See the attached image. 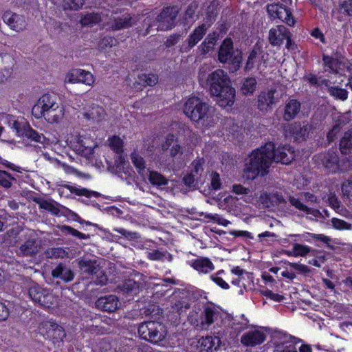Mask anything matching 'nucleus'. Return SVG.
I'll return each instance as SVG.
<instances>
[{
  "mask_svg": "<svg viewBox=\"0 0 352 352\" xmlns=\"http://www.w3.org/2000/svg\"><path fill=\"white\" fill-rule=\"evenodd\" d=\"M340 149L344 155L351 153L352 150V131L344 133L340 142Z\"/></svg>",
  "mask_w": 352,
  "mask_h": 352,
  "instance_id": "obj_43",
  "label": "nucleus"
},
{
  "mask_svg": "<svg viewBox=\"0 0 352 352\" xmlns=\"http://www.w3.org/2000/svg\"><path fill=\"white\" fill-rule=\"evenodd\" d=\"M275 89H271L267 91H263L258 97V108L261 111H265L275 103L274 94Z\"/></svg>",
  "mask_w": 352,
  "mask_h": 352,
  "instance_id": "obj_30",
  "label": "nucleus"
},
{
  "mask_svg": "<svg viewBox=\"0 0 352 352\" xmlns=\"http://www.w3.org/2000/svg\"><path fill=\"white\" fill-rule=\"evenodd\" d=\"M120 305L119 298L115 295H107L97 299L96 307L102 311L112 313L116 311Z\"/></svg>",
  "mask_w": 352,
  "mask_h": 352,
  "instance_id": "obj_17",
  "label": "nucleus"
},
{
  "mask_svg": "<svg viewBox=\"0 0 352 352\" xmlns=\"http://www.w3.org/2000/svg\"><path fill=\"white\" fill-rule=\"evenodd\" d=\"M338 6L343 10L345 14L352 16V0H342L339 1Z\"/></svg>",
  "mask_w": 352,
  "mask_h": 352,
  "instance_id": "obj_60",
  "label": "nucleus"
},
{
  "mask_svg": "<svg viewBox=\"0 0 352 352\" xmlns=\"http://www.w3.org/2000/svg\"><path fill=\"white\" fill-rule=\"evenodd\" d=\"M342 192L344 197L352 198V180H348L342 184Z\"/></svg>",
  "mask_w": 352,
  "mask_h": 352,
  "instance_id": "obj_64",
  "label": "nucleus"
},
{
  "mask_svg": "<svg viewBox=\"0 0 352 352\" xmlns=\"http://www.w3.org/2000/svg\"><path fill=\"white\" fill-rule=\"evenodd\" d=\"M113 230L122 236H124L125 238L128 239L129 240H135L140 238V234L136 232H131L128 231L124 228H113Z\"/></svg>",
  "mask_w": 352,
  "mask_h": 352,
  "instance_id": "obj_57",
  "label": "nucleus"
},
{
  "mask_svg": "<svg viewBox=\"0 0 352 352\" xmlns=\"http://www.w3.org/2000/svg\"><path fill=\"white\" fill-rule=\"evenodd\" d=\"M184 113L191 120L200 122L206 127L212 126L216 121L212 108L198 97H191L187 100Z\"/></svg>",
  "mask_w": 352,
  "mask_h": 352,
  "instance_id": "obj_3",
  "label": "nucleus"
},
{
  "mask_svg": "<svg viewBox=\"0 0 352 352\" xmlns=\"http://www.w3.org/2000/svg\"><path fill=\"white\" fill-rule=\"evenodd\" d=\"M65 187L69 189L71 192L74 193L76 195H82L87 197H91V196L97 197L98 195L97 192L90 191L86 188H78L69 185H66Z\"/></svg>",
  "mask_w": 352,
  "mask_h": 352,
  "instance_id": "obj_50",
  "label": "nucleus"
},
{
  "mask_svg": "<svg viewBox=\"0 0 352 352\" xmlns=\"http://www.w3.org/2000/svg\"><path fill=\"white\" fill-rule=\"evenodd\" d=\"M140 283L131 278L123 280L117 286L118 290L129 295H135L138 294L140 292Z\"/></svg>",
  "mask_w": 352,
  "mask_h": 352,
  "instance_id": "obj_32",
  "label": "nucleus"
},
{
  "mask_svg": "<svg viewBox=\"0 0 352 352\" xmlns=\"http://www.w3.org/2000/svg\"><path fill=\"white\" fill-rule=\"evenodd\" d=\"M192 170L190 173H194L197 175V178L199 179L201 173H203V160L201 159H197L192 162Z\"/></svg>",
  "mask_w": 352,
  "mask_h": 352,
  "instance_id": "obj_58",
  "label": "nucleus"
},
{
  "mask_svg": "<svg viewBox=\"0 0 352 352\" xmlns=\"http://www.w3.org/2000/svg\"><path fill=\"white\" fill-rule=\"evenodd\" d=\"M138 20V16L136 14L127 12L113 11L110 14H106L104 28L111 31L128 29L135 25Z\"/></svg>",
  "mask_w": 352,
  "mask_h": 352,
  "instance_id": "obj_5",
  "label": "nucleus"
},
{
  "mask_svg": "<svg viewBox=\"0 0 352 352\" xmlns=\"http://www.w3.org/2000/svg\"><path fill=\"white\" fill-rule=\"evenodd\" d=\"M221 344L219 336L201 337L197 341V347L200 352H212L217 351Z\"/></svg>",
  "mask_w": 352,
  "mask_h": 352,
  "instance_id": "obj_18",
  "label": "nucleus"
},
{
  "mask_svg": "<svg viewBox=\"0 0 352 352\" xmlns=\"http://www.w3.org/2000/svg\"><path fill=\"white\" fill-rule=\"evenodd\" d=\"M131 159L133 164L138 169V173L142 175L146 169L144 158L136 152H133L131 154Z\"/></svg>",
  "mask_w": 352,
  "mask_h": 352,
  "instance_id": "obj_45",
  "label": "nucleus"
},
{
  "mask_svg": "<svg viewBox=\"0 0 352 352\" xmlns=\"http://www.w3.org/2000/svg\"><path fill=\"white\" fill-rule=\"evenodd\" d=\"M182 38V35L180 34H172L166 39V41L164 43V45L166 47H173L177 44Z\"/></svg>",
  "mask_w": 352,
  "mask_h": 352,
  "instance_id": "obj_63",
  "label": "nucleus"
},
{
  "mask_svg": "<svg viewBox=\"0 0 352 352\" xmlns=\"http://www.w3.org/2000/svg\"><path fill=\"white\" fill-rule=\"evenodd\" d=\"M56 100L57 98L54 95L43 94L32 107V115L36 118H42V113L59 104Z\"/></svg>",
  "mask_w": 352,
  "mask_h": 352,
  "instance_id": "obj_14",
  "label": "nucleus"
},
{
  "mask_svg": "<svg viewBox=\"0 0 352 352\" xmlns=\"http://www.w3.org/2000/svg\"><path fill=\"white\" fill-rule=\"evenodd\" d=\"M300 102L296 99H289L285 105L283 118L286 121L294 119L300 112Z\"/></svg>",
  "mask_w": 352,
  "mask_h": 352,
  "instance_id": "obj_27",
  "label": "nucleus"
},
{
  "mask_svg": "<svg viewBox=\"0 0 352 352\" xmlns=\"http://www.w3.org/2000/svg\"><path fill=\"white\" fill-rule=\"evenodd\" d=\"M273 162L284 164L291 163L295 158L294 150L289 145L280 146L273 149Z\"/></svg>",
  "mask_w": 352,
  "mask_h": 352,
  "instance_id": "obj_16",
  "label": "nucleus"
},
{
  "mask_svg": "<svg viewBox=\"0 0 352 352\" xmlns=\"http://www.w3.org/2000/svg\"><path fill=\"white\" fill-rule=\"evenodd\" d=\"M82 115L83 117L88 120H91L94 122H99L104 120L106 112L102 107L94 104L87 111L83 113Z\"/></svg>",
  "mask_w": 352,
  "mask_h": 352,
  "instance_id": "obj_33",
  "label": "nucleus"
},
{
  "mask_svg": "<svg viewBox=\"0 0 352 352\" xmlns=\"http://www.w3.org/2000/svg\"><path fill=\"white\" fill-rule=\"evenodd\" d=\"M290 32L283 25L272 28L269 32V41L273 46L280 45L283 41L288 37Z\"/></svg>",
  "mask_w": 352,
  "mask_h": 352,
  "instance_id": "obj_21",
  "label": "nucleus"
},
{
  "mask_svg": "<svg viewBox=\"0 0 352 352\" xmlns=\"http://www.w3.org/2000/svg\"><path fill=\"white\" fill-rule=\"evenodd\" d=\"M198 8V6L196 3L192 2L190 3L185 12L184 19L186 21L189 22V21H192L194 19V16L195 14V12Z\"/></svg>",
  "mask_w": 352,
  "mask_h": 352,
  "instance_id": "obj_59",
  "label": "nucleus"
},
{
  "mask_svg": "<svg viewBox=\"0 0 352 352\" xmlns=\"http://www.w3.org/2000/svg\"><path fill=\"white\" fill-rule=\"evenodd\" d=\"M292 1L289 2L274 3L267 6V12L273 19H278L289 26H294L296 21L289 8Z\"/></svg>",
  "mask_w": 352,
  "mask_h": 352,
  "instance_id": "obj_7",
  "label": "nucleus"
},
{
  "mask_svg": "<svg viewBox=\"0 0 352 352\" xmlns=\"http://www.w3.org/2000/svg\"><path fill=\"white\" fill-rule=\"evenodd\" d=\"M177 143V140L175 138V135L173 134H168L166 138L165 142L162 144V150L164 152L169 150L171 147Z\"/></svg>",
  "mask_w": 352,
  "mask_h": 352,
  "instance_id": "obj_61",
  "label": "nucleus"
},
{
  "mask_svg": "<svg viewBox=\"0 0 352 352\" xmlns=\"http://www.w3.org/2000/svg\"><path fill=\"white\" fill-rule=\"evenodd\" d=\"M138 333L142 339L153 343H157L165 338L167 331L162 323L157 321H148L139 326Z\"/></svg>",
  "mask_w": 352,
  "mask_h": 352,
  "instance_id": "obj_6",
  "label": "nucleus"
},
{
  "mask_svg": "<svg viewBox=\"0 0 352 352\" xmlns=\"http://www.w3.org/2000/svg\"><path fill=\"white\" fill-rule=\"evenodd\" d=\"M274 143L268 142L254 150L245 160L244 173L248 179L265 176L273 162Z\"/></svg>",
  "mask_w": 352,
  "mask_h": 352,
  "instance_id": "obj_1",
  "label": "nucleus"
},
{
  "mask_svg": "<svg viewBox=\"0 0 352 352\" xmlns=\"http://www.w3.org/2000/svg\"><path fill=\"white\" fill-rule=\"evenodd\" d=\"M54 278H59L65 283L72 281L74 278V272L65 264H58L52 271Z\"/></svg>",
  "mask_w": 352,
  "mask_h": 352,
  "instance_id": "obj_28",
  "label": "nucleus"
},
{
  "mask_svg": "<svg viewBox=\"0 0 352 352\" xmlns=\"http://www.w3.org/2000/svg\"><path fill=\"white\" fill-rule=\"evenodd\" d=\"M321 84L327 87L329 94L335 100L345 101L348 98L349 91L339 86L332 85L328 79H323Z\"/></svg>",
  "mask_w": 352,
  "mask_h": 352,
  "instance_id": "obj_24",
  "label": "nucleus"
},
{
  "mask_svg": "<svg viewBox=\"0 0 352 352\" xmlns=\"http://www.w3.org/2000/svg\"><path fill=\"white\" fill-rule=\"evenodd\" d=\"M30 298L41 307L50 308L56 303V298L47 289L38 285H32L28 289Z\"/></svg>",
  "mask_w": 352,
  "mask_h": 352,
  "instance_id": "obj_8",
  "label": "nucleus"
},
{
  "mask_svg": "<svg viewBox=\"0 0 352 352\" xmlns=\"http://www.w3.org/2000/svg\"><path fill=\"white\" fill-rule=\"evenodd\" d=\"M16 179L6 170H0V186L5 188H10Z\"/></svg>",
  "mask_w": 352,
  "mask_h": 352,
  "instance_id": "obj_44",
  "label": "nucleus"
},
{
  "mask_svg": "<svg viewBox=\"0 0 352 352\" xmlns=\"http://www.w3.org/2000/svg\"><path fill=\"white\" fill-rule=\"evenodd\" d=\"M109 146L111 150L116 153L119 155L118 160L116 161L117 167L120 168L123 166L125 162L124 157L122 155L123 153V140L118 136L114 135L109 138L108 139Z\"/></svg>",
  "mask_w": 352,
  "mask_h": 352,
  "instance_id": "obj_25",
  "label": "nucleus"
},
{
  "mask_svg": "<svg viewBox=\"0 0 352 352\" xmlns=\"http://www.w3.org/2000/svg\"><path fill=\"white\" fill-rule=\"evenodd\" d=\"M314 160L318 166L324 167L328 173H336L343 171L340 164L341 161L334 150L330 149L320 153L314 157Z\"/></svg>",
  "mask_w": 352,
  "mask_h": 352,
  "instance_id": "obj_9",
  "label": "nucleus"
},
{
  "mask_svg": "<svg viewBox=\"0 0 352 352\" xmlns=\"http://www.w3.org/2000/svg\"><path fill=\"white\" fill-rule=\"evenodd\" d=\"M12 246H15L16 254L21 257L36 256L41 249V241L34 230H29L21 234L18 240L10 242Z\"/></svg>",
  "mask_w": 352,
  "mask_h": 352,
  "instance_id": "obj_4",
  "label": "nucleus"
},
{
  "mask_svg": "<svg viewBox=\"0 0 352 352\" xmlns=\"http://www.w3.org/2000/svg\"><path fill=\"white\" fill-rule=\"evenodd\" d=\"M43 329H45L47 331L46 338L52 339L54 341L63 340L66 336L64 329L54 322L47 321L43 323L41 327H40V330Z\"/></svg>",
  "mask_w": 352,
  "mask_h": 352,
  "instance_id": "obj_20",
  "label": "nucleus"
},
{
  "mask_svg": "<svg viewBox=\"0 0 352 352\" xmlns=\"http://www.w3.org/2000/svg\"><path fill=\"white\" fill-rule=\"evenodd\" d=\"M265 340V333L258 330L246 332L241 338V342L243 344L250 346L261 344Z\"/></svg>",
  "mask_w": 352,
  "mask_h": 352,
  "instance_id": "obj_23",
  "label": "nucleus"
},
{
  "mask_svg": "<svg viewBox=\"0 0 352 352\" xmlns=\"http://www.w3.org/2000/svg\"><path fill=\"white\" fill-rule=\"evenodd\" d=\"M324 65L326 67L325 70L332 74L338 72V65L340 63V57L333 58L329 56L324 55L322 57Z\"/></svg>",
  "mask_w": 352,
  "mask_h": 352,
  "instance_id": "obj_42",
  "label": "nucleus"
},
{
  "mask_svg": "<svg viewBox=\"0 0 352 352\" xmlns=\"http://www.w3.org/2000/svg\"><path fill=\"white\" fill-rule=\"evenodd\" d=\"M34 201L38 206L39 208L45 210L55 216L60 214V209L57 203L41 198H36Z\"/></svg>",
  "mask_w": 352,
  "mask_h": 352,
  "instance_id": "obj_37",
  "label": "nucleus"
},
{
  "mask_svg": "<svg viewBox=\"0 0 352 352\" xmlns=\"http://www.w3.org/2000/svg\"><path fill=\"white\" fill-rule=\"evenodd\" d=\"M2 19L3 22L12 30L16 32H21L26 29L28 25L26 19L24 15L12 12L6 11Z\"/></svg>",
  "mask_w": 352,
  "mask_h": 352,
  "instance_id": "obj_12",
  "label": "nucleus"
},
{
  "mask_svg": "<svg viewBox=\"0 0 352 352\" xmlns=\"http://www.w3.org/2000/svg\"><path fill=\"white\" fill-rule=\"evenodd\" d=\"M230 82L228 76L222 69L214 71L207 78L211 95L217 98V102L222 107H231L235 100V89Z\"/></svg>",
  "mask_w": 352,
  "mask_h": 352,
  "instance_id": "obj_2",
  "label": "nucleus"
},
{
  "mask_svg": "<svg viewBox=\"0 0 352 352\" xmlns=\"http://www.w3.org/2000/svg\"><path fill=\"white\" fill-rule=\"evenodd\" d=\"M106 21V14H99L98 12H87L82 14L80 21L82 26L94 25L98 23H101L104 28V23Z\"/></svg>",
  "mask_w": 352,
  "mask_h": 352,
  "instance_id": "obj_29",
  "label": "nucleus"
},
{
  "mask_svg": "<svg viewBox=\"0 0 352 352\" xmlns=\"http://www.w3.org/2000/svg\"><path fill=\"white\" fill-rule=\"evenodd\" d=\"M85 0H63L64 10H78L82 8Z\"/></svg>",
  "mask_w": 352,
  "mask_h": 352,
  "instance_id": "obj_48",
  "label": "nucleus"
},
{
  "mask_svg": "<svg viewBox=\"0 0 352 352\" xmlns=\"http://www.w3.org/2000/svg\"><path fill=\"white\" fill-rule=\"evenodd\" d=\"M290 204L294 206L296 209L305 212L307 214H309L314 217V219H317L320 217L321 213L320 210L309 208L304 204L298 198L290 196L289 198Z\"/></svg>",
  "mask_w": 352,
  "mask_h": 352,
  "instance_id": "obj_35",
  "label": "nucleus"
},
{
  "mask_svg": "<svg viewBox=\"0 0 352 352\" xmlns=\"http://www.w3.org/2000/svg\"><path fill=\"white\" fill-rule=\"evenodd\" d=\"M147 258L151 261H164V259H168L170 261L172 260V255L169 253L156 250L148 252Z\"/></svg>",
  "mask_w": 352,
  "mask_h": 352,
  "instance_id": "obj_47",
  "label": "nucleus"
},
{
  "mask_svg": "<svg viewBox=\"0 0 352 352\" xmlns=\"http://www.w3.org/2000/svg\"><path fill=\"white\" fill-rule=\"evenodd\" d=\"M260 199L261 203L266 208H270L271 206H278L281 204L286 203V201L283 195L278 192L262 195Z\"/></svg>",
  "mask_w": 352,
  "mask_h": 352,
  "instance_id": "obj_34",
  "label": "nucleus"
},
{
  "mask_svg": "<svg viewBox=\"0 0 352 352\" xmlns=\"http://www.w3.org/2000/svg\"><path fill=\"white\" fill-rule=\"evenodd\" d=\"M293 248L296 254V257L305 256L307 254H308L311 250V248L310 247L299 243H294L293 245Z\"/></svg>",
  "mask_w": 352,
  "mask_h": 352,
  "instance_id": "obj_56",
  "label": "nucleus"
},
{
  "mask_svg": "<svg viewBox=\"0 0 352 352\" xmlns=\"http://www.w3.org/2000/svg\"><path fill=\"white\" fill-rule=\"evenodd\" d=\"M61 231L63 232H65L68 234H70L73 236L77 237L80 239H89V235H87L85 234H83L78 230L72 228L69 226H63L61 227Z\"/></svg>",
  "mask_w": 352,
  "mask_h": 352,
  "instance_id": "obj_51",
  "label": "nucleus"
},
{
  "mask_svg": "<svg viewBox=\"0 0 352 352\" xmlns=\"http://www.w3.org/2000/svg\"><path fill=\"white\" fill-rule=\"evenodd\" d=\"M148 180L149 183L154 186L160 187L166 186L168 183V179H166L161 173L155 170H148Z\"/></svg>",
  "mask_w": 352,
  "mask_h": 352,
  "instance_id": "obj_39",
  "label": "nucleus"
},
{
  "mask_svg": "<svg viewBox=\"0 0 352 352\" xmlns=\"http://www.w3.org/2000/svg\"><path fill=\"white\" fill-rule=\"evenodd\" d=\"M338 72L336 74L346 75V73H352V63L344 57H340V63L338 65Z\"/></svg>",
  "mask_w": 352,
  "mask_h": 352,
  "instance_id": "obj_49",
  "label": "nucleus"
},
{
  "mask_svg": "<svg viewBox=\"0 0 352 352\" xmlns=\"http://www.w3.org/2000/svg\"><path fill=\"white\" fill-rule=\"evenodd\" d=\"M19 135L26 137L27 138L39 143H44L45 136L32 129L29 125L25 126L23 131H18Z\"/></svg>",
  "mask_w": 352,
  "mask_h": 352,
  "instance_id": "obj_38",
  "label": "nucleus"
},
{
  "mask_svg": "<svg viewBox=\"0 0 352 352\" xmlns=\"http://www.w3.org/2000/svg\"><path fill=\"white\" fill-rule=\"evenodd\" d=\"M218 59L222 63H232L239 66L241 61L240 52L234 50L233 42L230 38H226L221 43L218 52Z\"/></svg>",
  "mask_w": 352,
  "mask_h": 352,
  "instance_id": "obj_10",
  "label": "nucleus"
},
{
  "mask_svg": "<svg viewBox=\"0 0 352 352\" xmlns=\"http://www.w3.org/2000/svg\"><path fill=\"white\" fill-rule=\"evenodd\" d=\"M194 315L197 316V312H192L190 316V320L192 323L196 324L201 329L206 330L212 324L219 316V312L214 307L208 306L205 307L201 316L200 322L199 323L197 318H192Z\"/></svg>",
  "mask_w": 352,
  "mask_h": 352,
  "instance_id": "obj_13",
  "label": "nucleus"
},
{
  "mask_svg": "<svg viewBox=\"0 0 352 352\" xmlns=\"http://www.w3.org/2000/svg\"><path fill=\"white\" fill-rule=\"evenodd\" d=\"M64 115L65 107L63 105L59 104L42 113V117H43L47 122L54 124L60 122L63 120Z\"/></svg>",
  "mask_w": 352,
  "mask_h": 352,
  "instance_id": "obj_26",
  "label": "nucleus"
},
{
  "mask_svg": "<svg viewBox=\"0 0 352 352\" xmlns=\"http://www.w3.org/2000/svg\"><path fill=\"white\" fill-rule=\"evenodd\" d=\"M183 182L188 188H195L198 185L199 179L194 173H189L184 177Z\"/></svg>",
  "mask_w": 352,
  "mask_h": 352,
  "instance_id": "obj_55",
  "label": "nucleus"
},
{
  "mask_svg": "<svg viewBox=\"0 0 352 352\" xmlns=\"http://www.w3.org/2000/svg\"><path fill=\"white\" fill-rule=\"evenodd\" d=\"M256 87V80L254 78L245 79L241 87V92L244 95L252 94Z\"/></svg>",
  "mask_w": 352,
  "mask_h": 352,
  "instance_id": "obj_46",
  "label": "nucleus"
},
{
  "mask_svg": "<svg viewBox=\"0 0 352 352\" xmlns=\"http://www.w3.org/2000/svg\"><path fill=\"white\" fill-rule=\"evenodd\" d=\"M139 78L144 86L155 85L158 81V77L155 74H142Z\"/></svg>",
  "mask_w": 352,
  "mask_h": 352,
  "instance_id": "obj_54",
  "label": "nucleus"
},
{
  "mask_svg": "<svg viewBox=\"0 0 352 352\" xmlns=\"http://www.w3.org/2000/svg\"><path fill=\"white\" fill-rule=\"evenodd\" d=\"M331 225L333 228L339 230H351L352 226L351 223L348 222L338 219V218H332L331 220Z\"/></svg>",
  "mask_w": 352,
  "mask_h": 352,
  "instance_id": "obj_52",
  "label": "nucleus"
},
{
  "mask_svg": "<svg viewBox=\"0 0 352 352\" xmlns=\"http://www.w3.org/2000/svg\"><path fill=\"white\" fill-rule=\"evenodd\" d=\"M189 308L190 304L186 299L179 300L172 305L173 310L177 312L179 314H182Z\"/></svg>",
  "mask_w": 352,
  "mask_h": 352,
  "instance_id": "obj_53",
  "label": "nucleus"
},
{
  "mask_svg": "<svg viewBox=\"0 0 352 352\" xmlns=\"http://www.w3.org/2000/svg\"><path fill=\"white\" fill-rule=\"evenodd\" d=\"M116 43V40L115 38L111 36H105L102 39H101L98 43V47L100 49H104L108 47H112L115 45Z\"/></svg>",
  "mask_w": 352,
  "mask_h": 352,
  "instance_id": "obj_62",
  "label": "nucleus"
},
{
  "mask_svg": "<svg viewBox=\"0 0 352 352\" xmlns=\"http://www.w3.org/2000/svg\"><path fill=\"white\" fill-rule=\"evenodd\" d=\"M311 126L309 124H296L292 128V134L296 140H303L308 137Z\"/></svg>",
  "mask_w": 352,
  "mask_h": 352,
  "instance_id": "obj_41",
  "label": "nucleus"
},
{
  "mask_svg": "<svg viewBox=\"0 0 352 352\" xmlns=\"http://www.w3.org/2000/svg\"><path fill=\"white\" fill-rule=\"evenodd\" d=\"M178 12L179 10L176 6L164 8L156 17L157 30L166 31L172 29L175 25Z\"/></svg>",
  "mask_w": 352,
  "mask_h": 352,
  "instance_id": "obj_11",
  "label": "nucleus"
},
{
  "mask_svg": "<svg viewBox=\"0 0 352 352\" xmlns=\"http://www.w3.org/2000/svg\"><path fill=\"white\" fill-rule=\"evenodd\" d=\"M207 29L208 26L204 23L196 28L194 31L188 36L186 41L188 45L184 48H182L181 51L183 52H188L190 51L202 39L206 33Z\"/></svg>",
  "mask_w": 352,
  "mask_h": 352,
  "instance_id": "obj_22",
  "label": "nucleus"
},
{
  "mask_svg": "<svg viewBox=\"0 0 352 352\" xmlns=\"http://www.w3.org/2000/svg\"><path fill=\"white\" fill-rule=\"evenodd\" d=\"M65 80L68 83H83L91 86L94 83V77L89 72L74 69L66 74Z\"/></svg>",
  "mask_w": 352,
  "mask_h": 352,
  "instance_id": "obj_15",
  "label": "nucleus"
},
{
  "mask_svg": "<svg viewBox=\"0 0 352 352\" xmlns=\"http://www.w3.org/2000/svg\"><path fill=\"white\" fill-rule=\"evenodd\" d=\"M190 265L194 270L203 274H208L214 269V264L206 257H199L192 260Z\"/></svg>",
  "mask_w": 352,
  "mask_h": 352,
  "instance_id": "obj_31",
  "label": "nucleus"
},
{
  "mask_svg": "<svg viewBox=\"0 0 352 352\" xmlns=\"http://www.w3.org/2000/svg\"><path fill=\"white\" fill-rule=\"evenodd\" d=\"M217 41V34L214 32L210 33L202 43L199 46L201 54H206L212 50Z\"/></svg>",
  "mask_w": 352,
  "mask_h": 352,
  "instance_id": "obj_40",
  "label": "nucleus"
},
{
  "mask_svg": "<svg viewBox=\"0 0 352 352\" xmlns=\"http://www.w3.org/2000/svg\"><path fill=\"white\" fill-rule=\"evenodd\" d=\"M97 146L96 142L89 138H82L75 146L76 153L91 159L94 153V148Z\"/></svg>",
  "mask_w": 352,
  "mask_h": 352,
  "instance_id": "obj_19",
  "label": "nucleus"
},
{
  "mask_svg": "<svg viewBox=\"0 0 352 352\" xmlns=\"http://www.w3.org/2000/svg\"><path fill=\"white\" fill-rule=\"evenodd\" d=\"M78 266L80 270L87 274H96L100 270L96 260L83 258L79 261Z\"/></svg>",
  "mask_w": 352,
  "mask_h": 352,
  "instance_id": "obj_36",
  "label": "nucleus"
}]
</instances>
